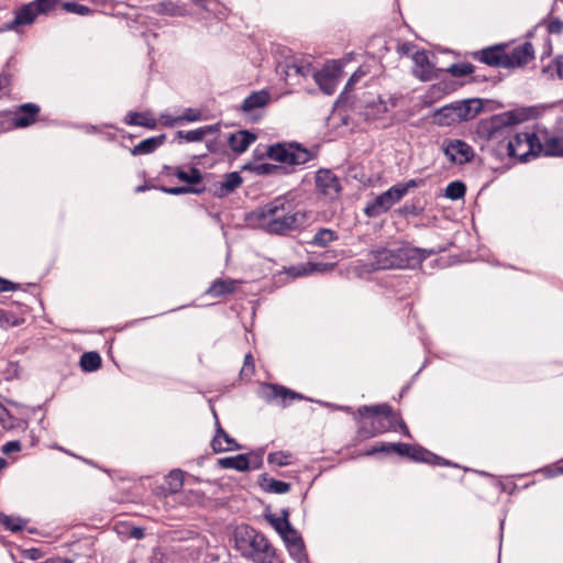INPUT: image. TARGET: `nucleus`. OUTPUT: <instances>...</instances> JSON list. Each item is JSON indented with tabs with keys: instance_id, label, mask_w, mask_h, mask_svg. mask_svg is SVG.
Masks as SVG:
<instances>
[{
	"instance_id": "obj_51",
	"label": "nucleus",
	"mask_w": 563,
	"mask_h": 563,
	"mask_svg": "<svg viewBox=\"0 0 563 563\" xmlns=\"http://www.w3.org/2000/svg\"><path fill=\"white\" fill-rule=\"evenodd\" d=\"M162 191L168 195H185V194H201L203 189H197L189 186H179V187H162Z\"/></svg>"
},
{
	"instance_id": "obj_32",
	"label": "nucleus",
	"mask_w": 563,
	"mask_h": 563,
	"mask_svg": "<svg viewBox=\"0 0 563 563\" xmlns=\"http://www.w3.org/2000/svg\"><path fill=\"white\" fill-rule=\"evenodd\" d=\"M327 267V265L323 264H316V263H306V264H299L296 266H291L287 268V274L291 277H300L305 275H309L313 272H320L323 271Z\"/></svg>"
},
{
	"instance_id": "obj_37",
	"label": "nucleus",
	"mask_w": 563,
	"mask_h": 563,
	"mask_svg": "<svg viewBox=\"0 0 563 563\" xmlns=\"http://www.w3.org/2000/svg\"><path fill=\"white\" fill-rule=\"evenodd\" d=\"M80 366L85 372H95L101 366V357L97 352H86L80 357Z\"/></svg>"
},
{
	"instance_id": "obj_62",
	"label": "nucleus",
	"mask_w": 563,
	"mask_h": 563,
	"mask_svg": "<svg viewBox=\"0 0 563 563\" xmlns=\"http://www.w3.org/2000/svg\"><path fill=\"white\" fill-rule=\"evenodd\" d=\"M356 80H357L356 74L352 75L346 84V88H351Z\"/></svg>"
},
{
	"instance_id": "obj_2",
	"label": "nucleus",
	"mask_w": 563,
	"mask_h": 563,
	"mask_svg": "<svg viewBox=\"0 0 563 563\" xmlns=\"http://www.w3.org/2000/svg\"><path fill=\"white\" fill-rule=\"evenodd\" d=\"M234 549L240 556L252 563H275L277 551L268 538L249 525L234 530Z\"/></svg>"
},
{
	"instance_id": "obj_59",
	"label": "nucleus",
	"mask_w": 563,
	"mask_h": 563,
	"mask_svg": "<svg viewBox=\"0 0 563 563\" xmlns=\"http://www.w3.org/2000/svg\"><path fill=\"white\" fill-rule=\"evenodd\" d=\"M15 289H18V285H15L14 283H12L10 280H7V279L0 277V292L12 291V290H15Z\"/></svg>"
},
{
	"instance_id": "obj_35",
	"label": "nucleus",
	"mask_w": 563,
	"mask_h": 563,
	"mask_svg": "<svg viewBox=\"0 0 563 563\" xmlns=\"http://www.w3.org/2000/svg\"><path fill=\"white\" fill-rule=\"evenodd\" d=\"M338 239L339 236L336 232L331 229L321 228L317 231L310 243L320 247H325Z\"/></svg>"
},
{
	"instance_id": "obj_13",
	"label": "nucleus",
	"mask_w": 563,
	"mask_h": 563,
	"mask_svg": "<svg viewBox=\"0 0 563 563\" xmlns=\"http://www.w3.org/2000/svg\"><path fill=\"white\" fill-rule=\"evenodd\" d=\"M340 71L341 67L335 62H332L327 64L321 70L312 68L310 76L313 77L316 84L325 95H332L336 89Z\"/></svg>"
},
{
	"instance_id": "obj_18",
	"label": "nucleus",
	"mask_w": 563,
	"mask_h": 563,
	"mask_svg": "<svg viewBox=\"0 0 563 563\" xmlns=\"http://www.w3.org/2000/svg\"><path fill=\"white\" fill-rule=\"evenodd\" d=\"M41 108L36 103H24L18 108L12 120V125L16 129L27 128L35 123Z\"/></svg>"
},
{
	"instance_id": "obj_61",
	"label": "nucleus",
	"mask_w": 563,
	"mask_h": 563,
	"mask_svg": "<svg viewBox=\"0 0 563 563\" xmlns=\"http://www.w3.org/2000/svg\"><path fill=\"white\" fill-rule=\"evenodd\" d=\"M196 5H199L203 9H209V5L211 4L212 0H191Z\"/></svg>"
},
{
	"instance_id": "obj_31",
	"label": "nucleus",
	"mask_w": 563,
	"mask_h": 563,
	"mask_svg": "<svg viewBox=\"0 0 563 563\" xmlns=\"http://www.w3.org/2000/svg\"><path fill=\"white\" fill-rule=\"evenodd\" d=\"M545 156H563V137H547L542 143V152Z\"/></svg>"
},
{
	"instance_id": "obj_21",
	"label": "nucleus",
	"mask_w": 563,
	"mask_h": 563,
	"mask_svg": "<svg viewBox=\"0 0 563 563\" xmlns=\"http://www.w3.org/2000/svg\"><path fill=\"white\" fill-rule=\"evenodd\" d=\"M255 140H256L255 134H253L246 130H241L235 133H232L228 139V143H229L230 148L233 152L241 154V153L245 152L249 148V146L253 142H255Z\"/></svg>"
},
{
	"instance_id": "obj_23",
	"label": "nucleus",
	"mask_w": 563,
	"mask_h": 563,
	"mask_svg": "<svg viewBox=\"0 0 563 563\" xmlns=\"http://www.w3.org/2000/svg\"><path fill=\"white\" fill-rule=\"evenodd\" d=\"M240 282L231 278L214 279L210 287L207 289L206 294L212 298H219L225 295H231L236 290V286Z\"/></svg>"
},
{
	"instance_id": "obj_43",
	"label": "nucleus",
	"mask_w": 563,
	"mask_h": 563,
	"mask_svg": "<svg viewBox=\"0 0 563 563\" xmlns=\"http://www.w3.org/2000/svg\"><path fill=\"white\" fill-rule=\"evenodd\" d=\"M266 519L280 536L285 533V531L291 526L288 520V512L286 510L284 511L283 517L268 515L266 516Z\"/></svg>"
},
{
	"instance_id": "obj_49",
	"label": "nucleus",
	"mask_w": 563,
	"mask_h": 563,
	"mask_svg": "<svg viewBox=\"0 0 563 563\" xmlns=\"http://www.w3.org/2000/svg\"><path fill=\"white\" fill-rule=\"evenodd\" d=\"M19 324H20V320L13 312L0 308V327L1 328H9V327H14V325H19Z\"/></svg>"
},
{
	"instance_id": "obj_27",
	"label": "nucleus",
	"mask_w": 563,
	"mask_h": 563,
	"mask_svg": "<svg viewBox=\"0 0 563 563\" xmlns=\"http://www.w3.org/2000/svg\"><path fill=\"white\" fill-rule=\"evenodd\" d=\"M411 450L412 445L408 443H380L379 445H374L368 450L366 455H372L378 452H395L398 455L409 457Z\"/></svg>"
},
{
	"instance_id": "obj_46",
	"label": "nucleus",
	"mask_w": 563,
	"mask_h": 563,
	"mask_svg": "<svg viewBox=\"0 0 563 563\" xmlns=\"http://www.w3.org/2000/svg\"><path fill=\"white\" fill-rule=\"evenodd\" d=\"M475 70V66L472 65L471 63H457V64H452L449 68H448V71L453 76V77H464V76H468L471 74H473Z\"/></svg>"
},
{
	"instance_id": "obj_10",
	"label": "nucleus",
	"mask_w": 563,
	"mask_h": 563,
	"mask_svg": "<svg viewBox=\"0 0 563 563\" xmlns=\"http://www.w3.org/2000/svg\"><path fill=\"white\" fill-rule=\"evenodd\" d=\"M266 155L273 161L287 163L289 165H301L310 159V153L297 144L271 145L266 151Z\"/></svg>"
},
{
	"instance_id": "obj_4",
	"label": "nucleus",
	"mask_w": 563,
	"mask_h": 563,
	"mask_svg": "<svg viewBox=\"0 0 563 563\" xmlns=\"http://www.w3.org/2000/svg\"><path fill=\"white\" fill-rule=\"evenodd\" d=\"M340 409L353 415L358 424L357 433L365 439L386 432L397 420V416L387 404L361 406L356 412L351 407L342 406Z\"/></svg>"
},
{
	"instance_id": "obj_60",
	"label": "nucleus",
	"mask_w": 563,
	"mask_h": 563,
	"mask_svg": "<svg viewBox=\"0 0 563 563\" xmlns=\"http://www.w3.org/2000/svg\"><path fill=\"white\" fill-rule=\"evenodd\" d=\"M553 65H554V67H555L556 76H558L560 79H563V56H558V57L553 60Z\"/></svg>"
},
{
	"instance_id": "obj_28",
	"label": "nucleus",
	"mask_w": 563,
	"mask_h": 563,
	"mask_svg": "<svg viewBox=\"0 0 563 563\" xmlns=\"http://www.w3.org/2000/svg\"><path fill=\"white\" fill-rule=\"evenodd\" d=\"M218 464L222 468H232L240 472H245L250 468V461L246 454L219 459Z\"/></svg>"
},
{
	"instance_id": "obj_14",
	"label": "nucleus",
	"mask_w": 563,
	"mask_h": 563,
	"mask_svg": "<svg viewBox=\"0 0 563 563\" xmlns=\"http://www.w3.org/2000/svg\"><path fill=\"white\" fill-rule=\"evenodd\" d=\"M442 150L452 163L464 164L474 156V151L466 142L462 140H449L442 144Z\"/></svg>"
},
{
	"instance_id": "obj_1",
	"label": "nucleus",
	"mask_w": 563,
	"mask_h": 563,
	"mask_svg": "<svg viewBox=\"0 0 563 563\" xmlns=\"http://www.w3.org/2000/svg\"><path fill=\"white\" fill-rule=\"evenodd\" d=\"M252 218L267 233L286 235L291 231L303 228L309 221L306 210H295L286 196H279L256 209Z\"/></svg>"
},
{
	"instance_id": "obj_38",
	"label": "nucleus",
	"mask_w": 563,
	"mask_h": 563,
	"mask_svg": "<svg viewBox=\"0 0 563 563\" xmlns=\"http://www.w3.org/2000/svg\"><path fill=\"white\" fill-rule=\"evenodd\" d=\"M199 120H201V112L197 109L188 108L184 111L181 115L174 118L173 121H165V125L172 128L184 121L196 122Z\"/></svg>"
},
{
	"instance_id": "obj_9",
	"label": "nucleus",
	"mask_w": 563,
	"mask_h": 563,
	"mask_svg": "<svg viewBox=\"0 0 563 563\" xmlns=\"http://www.w3.org/2000/svg\"><path fill=\"white\" fill-rule=\"evenodd\" d=\"M276 71L286 82L296 85L310 76L312 65L307 58L290 56L278 63Z\"/></svg>"
},
{
	"instance_id": "obj_16",
	"label": "nucleus",
	"mask_w": 563,
	"mask_h": 563,
	"mask_svg": "<svg viewBox=\"0 0 563 563\" xmlns=\"http://www.w3.org/2000/svg\"><path fill=\"white\" fill-rule=\"evenodd\" d=\"M476 60L494 67L507 68L508 56L501 46H492L473 53Z\"/></svg>"
},
{
	"instance_id": "obj_30",
	"label": "nucleus",
	"mask_w": 563,
	"mask_h": 563,
	"mask_svg": "<svg viewBox=\"0 0 563 563\" xmlns=\"http://www.w3.org/2000/svg\"><path fill=\"white\" fill-rule=\"evenodd\" d=\"M125 122L130 125H140L147 129H155L157 125L156 120L144 112H129Z\"/></svg>"
},
{
	"instance_id": "obj_29",
	"label": "nucleus",
	"mask_w": 563,
	"mask_h": 563,
	"mask_svg": "<svg viewBox=\"0 0 563 563\" xmlns=\"http://www.w3.org/2000/svg\"><path fill=\"white\" fill-rule=\"evenodd\" d=\"M387 112L388 107L386 101L378 98L377 101L366 104L363 114L367 121H376L383 119Z\"/></svg>"
},
{
	"instance_id": "obj_45",
	"label": "nucleus",
	"mask_w": 563,
	"mask_h": 563,
	"mask_svg": "<svg viewBox=\"0 0 563 563\" xmlns=\"http://www.w3.org/2000/svg\"><path fill=\"white\" fill-rule=\"evenodd\" d=\"M242 184V178L236 172H232L225 175L224 180L221 185V190L225 194L232 192Z\"/></svg>"
},
{
	"instance_id": "obj_6",
	"label": "nucleus",
	"mask_w": 563,
	"mask_h": 563,
	"mask_svg": "<svg viewBox=\"0 0 563 563\" xmlns=\"http://www.w3.org/2000/svg\"><path fill=\"white\" fill-rule=\"evenodd\" d=\"M517 122L511 112L493 115L478 123L477 133L481 137L497 143L501 150L505 148V144L511 137L514 133L512 126Z\"/></svg>"
},
{
	"instance_id": "obj_33",
	"label": "nucleus",
	"mask_w": 563,
	"mask_h": 563,
	"mask_svg": "<svg viewBox=\"0 0 563 563\" xmlns=\"http://www.w3.org/2000/svg\"><path fill=\"white\" fill-rule=\"evenodd\" d=\"M173 174L180 180L189 185H196L201 183L202 175L200 170L196 167H191L189 172H185L180 167H176L173 169Z\"/></svg>"
},
{
	"instance_id": "obj_40",
	"label": "nucleus",
	"mask_w": 563,
	"mask_h": 563,
	"mask_svg": "<svg viewBox=\"0 0 563 563\" xmlns=\"http://www.w3.org/2000/svg\"><path fill=\"white\" fill-rule=\"evenodd\" d=\"M466 186L463 181L455 180L450 183L445 188V197L451 200H459L465 196Z\"/></svg>"
},
{
	"instance_id": "obj_34",
	"label": "nucleus",
	"mask_w": 563,
	"mask_h": 563,
	"mask_svg": "<svg viewBox=\"0 0 563 563\" xmlns=\"http://www.w3.org/2000/svg\"><path fill=\"white\" fill-rule=\"evenodd\" d=\"M409 457L416 462H424L430 464H440L441 461L439 456L419 445H412V450L410 452Z\"/></svg>"
},
{
	"instance_id": "obj_8",
	"label": "nucleus",
	"mask_w": 563,
	"mask_h": 563,
	"mask_svg": "<svg viewBox=\"0 0 563 563\" xmlns=\"http://www.w3.org/2000/svg\"><path fill=\"white\" fill-rule=\"evenodd\" d=\"M505 150L509 157L519 162H528L541 154L542 142L534 132H514L505 144Z\"/></svg>"
},
{
	"instance_id": "obj_64",
	"label": "nucleus",
	"mask_w": 563,
	"mask_h": 563,
	"mask_svg": "<svg viewBox=\"0 0 563 563\" xmlns=\"http://www.w3.org/2000/svg\"><path fill=\"white\" fill-rule=\"evenodd\" d=\"M7 461L3 457H0V472L7 466Z\"/></svg>"
},
{
	"instance_id": "obj_3",
	"label": "nucleus",
	"mask_w": 563,
	"mask_h": 563,
	"mask_svg": "<svg viewBox=\"0 0 563 563\" xmlns=\"http://www.w3.org/2000/svg\"><path fill=\"white\" fill-rule=\"evenodd\" d=\"M432 254V250L405 244L395 249L373 250L368 253V262L374 269L416 268Z\"/></svg>"
},
{
	"instance_id": "obj_22",
	"label": "nucleus",
	"mask_w": 563,
	"mask_h": 563,
	"mask_svg": "<svg viewBox=\"0 0 563 563\" xmlns=\"http://www.w3.org/2000/svg\"><path fill=\"white\" fill-rule=\"evenodd\" d=\"M212 449L214 452H224V451H232V450H240L241 446L238 444V442L232 439L220 426L219 421L217 420V432L216 435L211 442Z\"/></svg>"
},
{
	"instance_id": "obj_39",
	"label": "nucleus",
	"mask_w": 563,
	"mask_h": 563,
	"mask_svg": "<svg viewBox=\"0 0 563 563\" xmlns=\"http://www.w3.org/2000/svg\"><path fill=\"white\" fill-rule=\"evenodd\" d=\"M243 170H251L257 175H271L280 172L282 167L268 163L245 164Z\"/></svg>"
},
{
	"instance_id": "obj_52",
	"label": "nucleus",
	"mask_w": 563,
	"mask_h": 563,
	"mask_svg": "<svg viewBox=\"0 0 563 563\" xmlns=\"http://www.w3.org/2000/svg\"><path fill=\"white\" fill-rule=\"evenodd\" d=\"M285 542V545H291L294 543H300L302 542V538L300 534L294 529L292 526H290L285 533L280 536Z\"/></svg>"
},
{
	"instance_id": "obj_56",
	"label": "nucleus",
	"mask_w": 563,
	"mask_h": 563,
	"mask_svg": "<svg viewBox=\"0 0 563 563\" xmlns=\"http://www.w3.org/2000/svg\"><path fill=\"white\" fill-rule=\"evenodd\" d=\"M415 48V45L410 42H404V43H399L397 45V53L401 56H407V55H410V54H413L412 51Z\"/></svg>"
},
{
	"instance_id": "obj_50",
	"label": "nucleus",
	"mask_w": 563,
	"mask_h": 563,
	"mask_svg": "<svg viewBox=\"0 0 563 563\" xmlns=\"http://www.w3.org/2000/svg\"><path fill=\"white\" fill-rule=\"evenodd\" d=\"M255 373L254 358L251 353L244 357L243 366L240 372V376L243 379H250Z\"/></svg>"
},
{
	"instance_id": "obj_7",
	"label": "nucleus",
	"mask_w": 563,
	"mask_h": 563,
	"mask_svg": "<svg viewBox=\"0 0 563 563\" xmlns=\"http://www.w3.org/2000/svg\"><path fill=\"white\" fill-rule=\"evenodd\" d=\"M483 109L479 99L455 101L439 109L434 113V122L439 125H452L474 119Z\"/></svg>"
},
{
	"instance_id": "obj_47",
	"label": "nucleus",
	"mask_w": 563,
	"mask_h": 563,
	"mask_svg": "<svg viewBox=\"0 0 563 563\" xmlns=\"http://www.w3.org/2000/svg\"><path fill=\"white\" fill-rule=\"evenodd\" d=\"M290 556L297 562V563H308V556L305 551V544L303 541L300 543H294L291 545L286 547Z\"/></svg>"
},
{
	"instance_id": "obj_53",
	"label": "nucleus",
	"mask_w": 563,
	"mask_h": 563,
	"mask_svg": "<svg viewBox=\"0 0 563 563\" xmlns=\"http://www.w3.org/2000/svg\"><path fill=\"white\" fill-rule=\"evenodd\" d=\"M424 184L423 179H410L406 183L397 184L396 187L401 191V197L408 194L409 190L418 188Z\"/></svg>"
},
{
	"instance_id": "obj_41",
	"label": "nucleus",
	"mask_w": 563,
	"mask_h": 563,
	"mask_svg": "<svg viewBox=\"0 0 563 563\" xmlns=\"http://www.w3.org/2000/svg\"><path fill=\"white\" fill-rule=\"evenodd\" d=\"M264 489L268 493L285 494L290 490V484L275 478L264 477Z\"/></svg>"
},
{
	"instance_id": "obj_55",
	"label": "nucleus",
	"mask_w": 563,
	"mask_h": 563,
	"mask_svg": "<svg viewBox=\"0 0 563 563\" xmlns=\"http://www.w3.org/2000/svg\"><path fill=\"white\" fill-rule=\"evenodd\" d=\"M21 448H22L21 442L15 440V441H9V442L4 443L2 445L1 451L4 454H11L13 452L21 451Z\"/></svg>"
},
{
	"instance_id": "obj_25",
	"label": "nucleus",
	"mask_w": 563,
	"mask_h": 563,
	"mask_svg": "<svg viewBox=\"0 0 563 563\" xmlns=\"http://www.w3.org/2000/svg\"><path fill=\"white\" fill-rule=\"evenodd\" d=\"M219 131L218 124L205 125L190 131H177L176 135L178 139L185 140L186 142H201L207 135Z\"/></svg>"
},
{
	"instance_id": "obj_63",
	"label": "nucleus",
	"mask_w": 563,
	"mask_h": 563,
	"mask_svg": "<svg viewBox=\"0 0 563 563\" xmlns=\"http://www.w3.org/2000/svg\"><path fill=\"white\" fill-rule=\"evenodd\" d=\"M175 117H170V115H167V114H163L162 115V122L163 124L165 125V121H173Z\"/></svg>"
},
{
	"instance_id": "obj_19",
	"label": "nucleus",
	"mask_w": 563,
	"mask_h": 563,
	"mask_svg": "<svg viewBox=\"0 0 563 563\" xmlns=\"http://www.w3.org/2000/svg\"><path fill=\"white\" fill-rule=\"evenodd\" d=\"M507 68L521 67L534 58V49L530 42H526L507 53Z\"/></svg>"
},
{
	"instance_id": "obj_17",
	"label": "nucleus",
	"mask_w": 563,
	"mask_h": 563,
	"mask_svg": "<svg viewBox=\"0 0 563 563\" xmlns=\"http://www.w3.org/2000/svg\"><path fill=\"white\" fill-rule=\"evenodd\" d=\"M415 77L422 81H429L437 77L434 66L430 63L426 52L417 51L412 54Z\"/></svg>"
},
{
	"instance_id": "obj_57",
	"label": "nucleus",
	"mask_w": 563,
	"mask_h": 563,
	"mask_svg": "<svg viewBox=\"0 0 563 563\" xmlns=\"http://www.w3.org/2000/svg\"><path fill=\"white\" fill-rule=\"evenodd\" d=\"M548 31L552 34H560L563 31V22L553 20L548 24Z\"/></svg>"
},
{
	"instance_id": "obj_58",
	"label": "nucleus",
	"mask_w": 563,
	"mask_h": 563,
	"mask_svg": "<svg viewBox=\"0 0 563 563\" xmlns=\"http://www.w3.org/2000/svg\"><path fill=\"white\" fill-rule=\"evenodd\" d=\"M15 289H18V285H15L14 283H12L10 280H7V279L0 277V292L12 291V290H15Z\"/></svg>"
},
{
	"instance_id": "obj_42",
	"label": "nucleus",
	"mask_w": 563,
	"mask_h": 563,
	"mask_svg": "<svg viewBox=\"0 0 563 563\" xmlns=\"http://www.w3.org/2000/svg\"><path fill=\"white\" fill-rule=\"evenodd\" d=\"M158 12L172 16H183L186 14V9L183 5L172 1H164L158 3Z\"/></svg>"
},
{
	"instance_id": "obj_26",
	"label": "nucleus",
	"mask_w": 563,
	"mask_h": 563,
	"mask_svg": "<svg viewBox=\"0 0 563 563\" xmlns=\"http://www.w3.org/2000/svg\"><path fill=\"white\" fill-rule=\"evenodd\" d=\"M164 142H165L164 134L145 139V140L141 141L139 144H136L131 150V154L134 156L151 154L156 148H158L161 145H163Z\"/></svg>"
},
{
	"instance_id": "obj_36",
	"label": "nucleus",
	"mask_w": 563,
	"mask_h": 563,
	"mask_svg": "<svg viewBox=\"0 0 563 563\" xmlns=\"http://www.w3.org/2000/svg\"><path fill=\"white\" fill-rule=\"evenodd\" d=\"M185 473L181 470H173L166 477L167 492L176 494L180 492L184 486Z\"/></svg>"
},
{
	"instance_id": "obj_44",
	"label": "nucleus",
	"mask_w": 563,
	"mask_h": 563,
	"mask_svg": "<svg viewBox=\"0 0 563 563\" xmlns=\"http://www.w3.org/2000/svg\"><path fill=\"white\" fill-rule=\"evenodd\" d=\"M0 523H2L8 530L16 532L25 527L26 521L20 517H11L0 514Z\"/></svg>"
},
{
	"instance_id": "obj_11",
	"label": "nucleus",
	"mask_w": 563,
	"mask_h": 563,
	"mask_svg": "<svg viewBox=\"0 0 563 563\" xmlns=\"http://www.w3.org/2000/svg\"><path fill=\"white\" fill-rule=\"evenodd\" d=\"M57 0H34L27 4L22 5L15 12V18L11 22L10 27L16 25L32 24L38 14H46L54 10Z\"/></svg>"
},
{
	"instance_id": "obj_12",
	"label": "nucleus",
	"mask_w": 563,
	"mask_h": 563,
	"mask_svg": "<svg viewBox=\"0 0 563 563\" xmlns=\"http://www.w3.org/2000/svg\"><path fill=\"white\" fill-rule=\"evenodd\" d=\"M401 199V191H399L396 185H394L388 190L376 196L375 199L365 207L364 212L366 216L372 218L378 217L382 213L387 212L395 203L399 202Z\"/></svg>"
},
{
	"instance_id": "obj_20",
	"label": "nucleus",
	"mask_w": 563,
	"mask_h": 563,
	"mask_svg": "<svg viewBox=\"0 0 563 563\" xmlns=\"http://www.w3.org/2000/svg\"><path fill=\"white\" fill-rule=\"evenodd\" d=\"M264 396L267 400L280 399L283 405H288L294 399H301L302 396L284 386L267 384L263 388Z\"/></svg>"
},
{
	"instance_id": "obj_5",
	"label": "nucleus",
	"mask_w": 563,
	"mask_h": 563,
	"mask_svg": "<svg viewBox=\"0 0 563 563\" xmlns=\"http://www.w3.org/2000/svg\"><path fill=\"white\" fill-rule=\"evenodd\" d=\"M517 122L511 112L493 115L478 123L477 133L481 137L497 143L501 150L505 148V144L511 137L514 133L512 126Z\"/></svg>"
},
{
	"instance_id": "obj_24",
	"label": "nucleus",
	"mask_w": 563,
	"mask_h": 563,
	"mask_svg": "<svg viewBox=\"0 0 563 563\" xmlns=\"http://www.w3.org/2000/svg\"><path fill=\"white\" fill-rule=\"evenodd\" d=\"M269 100L271 93L268 90L263 89L254 91L244 99L241 106V110L246 113L252 112L255 109L264 108L267 106Z\"/></svg>"
},
{
	"instance_id": "obj_15",
	"label": "nucleus",
	"mask_w": 563,
	"mask_h": 563,
	"mask_svg": "<svg viewBox=\"0 0 563 563\" xmlns=\"http://www.w3.org/2000/svg\"><path fill=\"white\" fill-rule=\"evenodd\" d=\"M316 186L320 194L331 199L336 198L341 191L338 177L329 169H320L317 172Z\"/></svg>"
},
{
	"instance_id": "obj_48",
	"label": "nucleus",
	"mask_w": 563,
	"mask_h": 563,
	"mask_svg": "<svg viewBox=\"0 0 563 563\" xmlns=\"http://www.w3.org/2000/svg\"><path fill=\"white\" fill-rule=\"evenodd\" d=\"M292 455L288 452H273L268 454L267 461L269 464L277 466H286L291 463Z\"/></svg>"
},
{
	"instance_id": "obj_54",
	"label": "nucleus",
	"mask_w": 563,
	"mask_h": 563,
	"mask_svg": "<svg viewBox=\"0 0 563 563\" xmlns=\"http://www.w3.org/2000/svg\"><path fill=\"white\" fill-rule=\"evenodd\" d=\"M64 8L67 11L79 14V15H87V14L91 13L90 8L79 4V3H76V2H66L64 4Z\"/></svg>"
}]
</instances>
